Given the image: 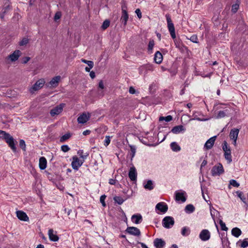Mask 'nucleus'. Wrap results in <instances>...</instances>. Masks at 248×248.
I'll list each match as a JSON object with an SVG mask.
<instances>
[{"label":"nucleus","instance_id":"0e129e2a","mask_svg":"<svg viewBox=\"0 0 248 248\" xmlns=\"http://www.w3.org/2000/svg\"><path fill=\"white\" fill-rule=\"evenodd\" d=\"M98 86L100 88L103 89H104V83L101 80L99 82V85H98Z\"/></svg>","mask_w":248,"mask_h":248},{"label":"nucleus","instance_id":"5701e85b","mask_svg":"<svg viewBox=\"0 0 248 248\" xmlns=\"http://www.w3.org/2000/svg\"><path fill=\"white\" fill-rule=\"evenodd\" d=\"M16 214L18 218L21 220L27 221L29 220V217L27 214L22 211H17Z\"/></svg>","mask_w":248,"mask_h":248},{"label":"nucleus","instance_id":"f03ea898","mask_svg":"<svg viewBox=\"0 0 248 248\" xmlns=\"http://www.w3.org/2000/svg\"><path fill=\"white\" fill-rule=\"evenodd\" d=\"M3 140H4L8 144L9 146L14 152H16V146L15 141L12 136H11L9 133H6L5 137H4Z\"/></svg>","mask_w":248,"mask_h":248},{"label":"nucleus","instance_id":"423d86ee","mask_svg":"<svg viewBox=\"0 0 248 248\" xmlns=\"http://www.w3.org/2000/svg\"><path fill=\"white\" fill-rule=\"evenodd\" d=\"M163 226L167 229L171 228L174 224V218L170 216L165 217L162 220Z\"/></svg>","mask_w":248,"mask_h":248},{"label":"nucleus","instance_id":"2eb2a0df","mask_svg":"<svg viewBox=\"0 0 248 248\" xmlns=\"http://www.w3.org/2000/svg\"><path fill=\"white\" fill-rule=\"evenodd\" d=\"M128 233L134 236H140V230L135 227H128L125 230Z\"/></svg>","mask_w":248,"mask_h":248},{"label":"nucleus","instance_id":"69168bd1","mask_svg":"<svg viewBox=\"0 0 248 248\" xmlns=\"http://www.w3.org/2000/svg\"><path fill=\"white\" fill-rule=\"evenodd\" d=\"M116 183V180L113 179H110L109 180V184L110 185H115Z\"/></svg>","mask_w":248,"mask_h":248},{"label":"nucleus","instance_id":"393cba45","mask_svg":"<svg viewBox=\"0 0 248 248\" xmlns=\"http://www.w3.org/2000/svg\"><path fill=\"white\" fill-rule=\"evenodd\" d=\"M132 221L135 224H139L142 220V217L140 214H134L131 217Z\"/></svg>","mask_w":248,"mask_h":248},{"label":"nucleus","instance_id":"6e6552de","mask_svg":"<svg viewBox=\"0 0 248 248\" xmlns=\"http://www.w3.org/2000/svg\"><path fill=\"white\" fill-rule=\"evenodd\" d=\"M84 162V160L79 159L76 155L73 156L72 162L71 163L72 168L76 170H78Z\"/></svg>","mask_w":248,"mask_h":248},{"label":"nucleus","instance_id":"9b49d317","mask_svg":"<svg viewBox=\"0 0 248 248\" xmlns=\"http://www.w3.org/2000/svg\"><path fill=\"white\" fill-rule=\"evenodd\" d=\"M175 201L177 202L181 201L184 202L186 201V193L184 191H176L175 192Z\"/></svg>","mask_w":248,"mask_h":248},{"label":"nucleus","instance_id":"37998d69","mask_svg":"<svg viewBox=\"0 0 248 248\" xmlns=\"http://www.w3.org/2000/svg\"><path fill=\"white\" fill-rule=\"evenodd\" d=\"M236 193L237 196L241 199L242 201H244L246 200V198L242 191H237L236 192Z\"/></svg>","mask_w":248,"mask_h":248},{"label":"nucleus","instance_id":"680f3d73","mask_svg":"<svg viewBox=\"0 0 248 248\" xmlns=\"http://www.w3.org/2000/svg\"><path fill=\"white\" fill-rule=\"evenodd\" d=\"M174 39V42L175 43V46L177 47H180V42L179 40L177 39L176 38Z\"/></svg>","mask_w":248,"mask_h":248},{"label":"nucleus","instance_id":"f704fd0d","mask_svg":"<svg viewBox=\"0 0 248 248\" xmlns=\"http://www.w3.org/2000/svg\"><path fill=\"white\" fill-rule=\"evenodd\" d=\"M190 232V229L187 227H184L182 228L181 234L183 236H188Z\"/></svg>","mask_w":248,"mask_h":248},{"label":"nucleus","instance_id":"6e6d98bb","mask_svg":"<svg viewBox=\"0 0 248 248\" xmlns=\"http://www.w3.org/2000/svg\"><path fill=\"white\" fill-rule=\"evenodd\" d=\"M190 40L193 43H198V38L196 35H193L190 37Z\"/></svg>","mask_w":248,"mask_h":248},{"label":"nucleus","instance_id":"13d9d810","mask_svg":"<svg viewBox=\"0 0 248 248\" xmlns=\"http://www.w3.org/2000/svg\"><path fill=\"white\" fill-rule=\"evenodd\" d=\"M6 132L4 131L0 130V140H3L4 137H5Z\"/></svg>","mask_w":248,"mask_h":248},{"label":"nucleus","instance_id":"412c9836","mask_svg":"<svg viewBox=\"0 0 248 248\" xmlns=\"http://www.w3.org/2000/svg\"><path fill=\"white\" fill-rule=\"evenodd\" d=\"M186 130V128L184 127L183 125H179L173 127L171 129V132H172L173 134H177L181 132L183 133L185 132Z\"/></svg>","mask_w":248,"mask_h":248},{"label":"nucleus","instance_id":"c9c22d12","mask_svg":"<svg viewBox=\"0 0 248 248\" xmlns=\"http://www.w3.org/2000/svg\"><path fill=\"white\" fill-rule=\"evenodd\" d=\"M155 45V42L153 40H151L149 41L148 46V52L149 54H151L153 52V49Z\"/></svg>","mask_w":248,"mask_h":248},{"label":"nucleus","instance_id":"b1692460","mask_svg":"<svg viewBox=\"0 0 248 248\" xmlns=\"http://www.w3.org/2000/svg\"><path fill=\"white\" fill-rule=\"evenodd\" d=\"M89 118L90 116L89 115L83 113L78 118L77 121L79 124H83L86 123L89 120Z\"/></svg>","mask_w":248,"mask_h":248},{"label":"nucleus","instance_id":"e2e57ef3","mask_svg":"<svg viewBox=\"0 0 248 248\" xmlns=\"http://www.w3.org/2000/svg\"><path fill=\"white\" fill-rule=\"evenodd\" d=\"M207 163V162L206 160H204L202 163V164L201 165V168L200 170H201L202 168V167H204Z\"/></svg>","mask_w":248,"mask_h":248},{"label":"nucleus","instance_id":"603ef678","mask_svg":"<svg viewBox=\"0 0 248 248\" xmlns=\"http://www.w3.org/2000/svg\"><path fill=\"white\" fill-rule=\"evenodd\" d=\"M106 198V195H102L100 198V202L101 203L103 206L105 207L106 206V203L105 202V200Z\"/></svg>","mask_w":248,"mask_h":248},{"label":"nucleus","instance_id":"79ce46f5","mask_svg":"<svg viewBox=\"0 0 248 248\" xmlns=\"http://www.w3.org/2000/svg\"><path fill=\"white\" fill-rule=\"evenodd\" d=\"M159 121H162L165 120L167 122L171 121L172 120V117L171 115H168L166 117H160L159 118Z\"/></svg>","mask_w":248,"mask_h":248},{"label":"nucleus","instance_id":"aec40b11","mask_svg":"<svg viewBox=\"0 0 248 248\" xmlns=\"http://www.w3.org/2000/svg\"><path fill=\"white\" fill-rule=\"evenodd\" d=\"M48 235L49 239L51 241L56 242L58 241L59 239L58 236L56 234V232H54V231L52 229H50L48 230Z\"/></svg>","mask_w":248,"mask_h":248},{"label":"nucleus","instance_id":"bf43d9fd","mask_svg":"<svg viewBox=\"0 0 248 248\" xmlns=\"http://www.w3.org/2000/svg\"><path fill=\"white\" fill-rule=\"evenodd\" d=\"M135 13H136L138 17L139 18H141V16H142V15H141V12L140 10V9H137L135 11Z\"/></svg>","mask_w":248,"mask_h":248},{"label":"nucleus","instance_id":"f8f14e48","mask_svg":"<svg viewBox=\"0 0 248 248\" xmlns=\"http://www.w3.org/2000/svg\"><path fill=\"white\" fill-rule=\"evenodd\" d=\"M239 129L237 128H233L232 129L230 133V138L231 140H233V144L236 146V141L237 140Z\"/></svg>","mask_w":248,"mask_h":248},{"label":"nucleus","instance_id":"a18cd8bd","mask_svg":"<svg viewBox=\"0 0 248 248\" xmlns=\"http://www.w3.org/2000/svg\"><path fill=\"white\" fill-rule=\"evenodd\" d=\"M81 62L88 64L89 67H90V68H93V62L92 61H87L85 59H81Z\"/></svg>","mask_w":248,"mask_h":248},{"label":"nucleus","instance_id":"ddd939ff","mask_svg":"<svg viewBox=\"0 0 248 248\" xmlns=\"http://www.w3.org/2000/svg\"><path fill=\"white\" fill-rule=\"evenodd\" d=\"M11 9L9 1L6 0L4 3V5L1 10V12L0 13V18L2 19L4 17V16Z\"/></svg>","mask_w":248,"mask_h":248},{"label":"nucleus","instance_id":"c03bdc74","mask_svg":"<svg viewBox=\"0 0 248 248\" xmlns=\"http://www.w3.org/2000/svg\"><path fill=\"white\" fill-rule=\"evenodd\" d=\"M29 43V39L27 38H23L21 41L19 42V45L24 46Z\"/></svg>","mask_w":248,"mask_h":248},{"label":"nucleus","instance_id":"f3484780","mask_svg":"<svg viewBox=\"0 0 248 248\" xmlns=\"http://www.w3.org/2000/svg\"><path fill=\"white\" fill-rule=\"evenodd\" d=\"M199 237L202 241H207L210 239V233L208 230H203L200 232Z\"/></svg>","mask_w":248,"mask_h":248},{"label":"nucleus","instance_id":"e433bc0d","mask_svg":"<svg viewBox=\"0 0 248 248\" xmlns=\"http://www.w3.org/2000/svg\"><path fill=\"white\" fill-rule=\"evenodd\" d=\"M210 214L212 218L215 220V217L219 214V212L213 207L210 208Z\"/></svg>","mask_w":248,"mask_h":248},{"label":"nucleus","instance_id":"dca6fc26","mask_svg":"<svg viewBox=\"0 0 248 248\" xmlns=\"http://www.w3.org/2000/svg\"><path fill=\"white\" fill-rule=\"evenodd\" d=\"M216 138L217 136H215L208 139L204 144V149L206 150L211 149L214 146Z\"/></svg>","mask_w":248,"mask_h":248},{"label":"nucleus","instance_id":"ea45409f","mask_svg":"<svg viewBox=\"0 0 248 248\" xmlns=\"http://www.w3.org/2000/svg\"><path fill=\"white\" fill-rule=\"evenodd\" d=\"M114 201L119 204H122L124 201V200L120 196H116L114 198Z\"/></svg>","mask_w":248,"mask_h":248},{"label":"nucleus","instance_id":"473e14b6","mask_svg":"<svg viewBox=\"0 0 248 248\" xmlns=\"http://www.w3.org/2000/svg\"><path fill=\"white\" fill-rule=\"evenodd\" d=\"M170 146L171 150L174 152H178L181 150V147L176 142H171Z\"/></svg>","mask_w":248,"mask_h":248},{"label":"nucleus","instance_id":"a211bd4d","mask_svg":"<svg viewBox=\"0 0 248 248\" xmlns=\"http://www.w3.org/2000/svg\"><path fill=\"white\" fill-rule=\"evenodd\" d=\"M155 209L164 213L167 211L168 208L166 203L160 202L156 205Z\"/></svg>","mask_w":248,"mask_h":248},{"label":"nucleus","instance_id":"72a5a7b5","mask_svg":"<svg viewBox=\"0 0 248 248\" xmlns=\"http://www.w3.org/2000/svg\"><path fill=\"white\" fill-rule=\"evenodd\" d=\"M194 206L191 204L187 205L185 207V212L186 213L190 214L193 213L195 211Z\"/></svg>","mask_w":248,"mask_h":248},{"label":"nucleus","instance_id":"a878e982","mask_svg":"<svg viewBox=\"0 0 248 248\" xmlns=\"http://www.w3.org/2000/svg\"><path fill=\"white\" fill-rule=\"evenodd\" d=\"M128 19V15L126 10L124 9L122 7V15L121 18L122 22L124 24V26H125L127 24V21Z\"/></svg>","mask_w":248,"mask_h":248},{"label":"nucleus","instance_id":"de8ad7c7","mask_svg":"<svg viewBox=\"0 0 248 248\" xmlns=\"http://www.w3.org/2000/svg\"><path fill=\"white\" fill-rule=\"evenodd\" d=\"M109 21L108 20H106L103 22L101 27L103 30H105L109 27Z\"/></svg>","mask_w":248,"mask_h":248},{"label":"nucleus","instance_id":"bb28decb","mask_svg":"<svg viewBox=\"0 0 248 248\" xmlns=\"http://www.w3.org/2000/svg\"><path fill=\"white\" fill-rule=\"evenodd\" d=\"M60 79L61 77L60 76H56L52 78L48 83V84L52 87H56L58 86Z\"/></svg>","mask_w":248,"mask_h":248},{"label":"nucleus","instance_id":"4468645a","mask_svg":"<svg viewBox=\"0 0 248 248\" xmlns=\"http://www.w3.org/2000/svg\"><path fill=\"white\" fill-rule=\"evenodd\" d=\"M21 52L19 50H15L13 53L9 55L7 59L9 60L11 62H14L17 60L21 55Z\"/></svg>","mask_w":248,"mask_h":248},{"label":"nucleus","instance_id":"6ab92c4d","mask_svg":"<svg viewBox=\"0 0 248 248\" xmlns=\"http://www.w3.org/2000/svg\"><path fill=\"white\" fill-rule=\"evenodd\" d=\"M128 176L131 181H136L137 177V173L136 169L134 167H132L130 168L128 173Z\"/></svg>","mask_w":248,"mask_h":248},{"label":"nucleus","instance_id":"f257e3e1","mask_svg":"<svg viewBox=\"0 0 248 248\" xmlns=\"http://www.w3.org/2000/svg\"><path fill=\"white\" fill-rule=\"evenodd\" d=\"M217 108H223L224 110H220L218 112L217 115L216 116V118L217 119L224 118L229 114L231 110V108L229 107L222 104L219 105V106L217 107Z\"/></svg>","mask_w":248,"mask_h":248},{"label":"nucleus","instance_id":"864d4df0","mask_svg":"<svg viewBox=\"0 0 248 248\" xmlns=\"http://www.w3.org/2000/svg\"><path fill=\"white\" fill-rule=\"evenodd\" d=\"M70 148L67 145H63L61 146V150L63 152H67L70 150Z\"/></svg>","mask_w":248,"mask_h":248},{"label":"nucleus","instance_id":"7ed1b4c3","mask_svg":"<svg viewBox=\"0 0 248 248\" xmlns=\"http://www.w3.org/2000/svg\"><path fill=\"white\" fill-rule=\"evenodd\" d=\"M166 17L168 24V28L170 32V34L173 39H175L176 37L175 28L171 21L170 16L169 14H167L166 15Z\"/></svg>","mask_w":248,"mask_h":248},{"label":"nucleus","instance_id":"9d476101","mask_svg":"<svg viewBox=\"0 0 248 248\" xmlns=\"http://www.w3.org/2000/svg\"><path fill=\"white\" fill-rule=\"evenodd\" d=\"M64 106V104H60L51 109L50 111V114L51 116L54 117L60 114L62 112Z\"/></svg>","mask_w":248,"mask_h":248},{"label":"nucleus","instance_id":"8fccbe9b","mask_svg":"<svg viewBox=\"0 0 248 248\" xmlns=\"http://www.w3.org/2000/svg\"><path fill=\"white\" fill-rule=\"evenodd\" d=\"M230 185L235 187H238L240 186L239 184L236 180L233 179L230 181Z\"/></svg>","mask_w":248,"mask_h":248},{"label":"nucleus","instance_id":"1a4fd4ad","mask_svg":"<svg viewBox=\"0 0 248 248\" xmlns=\"http://www.w3.org/2000/svg\"><path fill=\"white\" fill-rule=\"evenodd\" d=\"M154 70L153 66L151 64H146L140 66L139 68V72L140 75H146L149 71Z\"/></svg>","mask_w":248,"mask_h":248},{"label":"nucleus","instance_id":"338daca9","mask_svg":"<svg viewBox=\"0 0 248 248\" xmlns=\"http://www.w3.org/2000/svg\"><path fill=\"white\" fill-rule=\"evenodd\" d=\"M129 92L131 94H134L135 93V90L134 88L131 87L130 88H129Z\"/></svg>","mask_w":248,"mask_h":248},{"label":"nucleus","instance_id":"4c0bfd02","mask_svg":"<svg viewBox=\"0 0 248 248\" xmlns=\"http://www.w3.org/2000/svg\"><path fill=\"white\" fill-rule=\"evenodd\" d=\"M241 242L240 247L243 248L248 247V238H245L242 241L239 240L238 243Z\"/></svg>","mask_w":248,"mask_h":248},{"label":"nucleus","instance_id":"cd10ccee","mask_svg":"<svg viewBox=\"0 0 248 248\" xmlns=\"http://www.w3.org/2000/svg\"><path fill=\"white\" fill-rule=\"evenodd\" d=\"M163 60V56L162 54L158 51L155 52L154 57V61L155 63L160 64Z\"/></svg>","mask_w":248,"mask_h":248},{"label":"nucleus","instance_id":"5fc2aeb1","mask_svg":"<svg viewBox=\"0 0 248 248\" xmlns=\"http://www.w3.org/2000/svg\"><path fill=\"white\" fill-rule=\"evenodd\" d=\"M222 149L224 152L226 151L228 149H231L230 147L228 146L227 143L226 141H224L223 142V145H222Z\"/></svg>","mask_w":248,"mask_h":248},{"label":"nucleus","instance_id":"09e8293b","mask_svg":"<svg viewBox=\"0 0 248 248\" xmlns=\"http://www.w3.org/2000/svg\"><path fill=\"white\" fill-rule=\"evenodd\" d=\"M219 223L222 230L225 231H227L228 230V228L226 226L225 223L221 219L219 220Z\"/></svg>","mask_w":248,"mask_h":248},{"label":"nucleus","instance_id":"a19ab883","mask_svg":"<svg viewBox=\"0 0 248 248\" xmlns=\"http://www.w3.org/2000/svg\"><path fill=\"white\" fill-rule=\"evenodd\" d=\"M239 1L238 0H237V2L236 3L233 4L232 7V11L235 13L237 10L238 9L239 6Z\"/></svg>","mask_w":248,"mask_h":248},{"label":"nucleus","instance_id":"20e7f679","mask_svg":"<svg viewBox=\"0 0 248 248\" xmlns=\"http://www.w3.org/2000/svg\"><path fill=\"white\" fill-rule=\"evenodd\" d=\"M166 17L168 24V28L170 32V34L173 39H175L176 37L175 28L171 21L170 16L169 14H167L166 15Z\"/></svg>","mask_w":248,"mask_h":248},{"label":"nucleus","instance_id":"49530a36","mask_svg":"<svg viewBox=\"0 0 248 248\" xmlns=\"http://www.w3.org/2000/svg\"><path fill=\"white\" fill-rule=\"evenodd\" d=\"M129 147L130 148V151L131 152V157L133 158L135 155L136 152V148L135 146L131 145H130Z\"/></svg>","mask_w":248,"mask_h":248},{"label":"nucleus","instance_id":"c85d7f7f","mask_svg":"<svg viewBox=\"0 0 248 248\" xmlns=\"http://www.w3.org/2000/svg\"><path fill=\"white\" fill-rule=\"evenodd\" d=\"M47 161L45 157H41L39 159V168L41 170H45L46 167Z\"/></svg>","mask_w":248,"mask_h":248},{"label":"nucleus","instance_id":"c756f323","mask_svg":"<svg viewBox=\"0 0 248 248\" xmlns=\"http://www.w3.org/2000/svg\"><path fill=\"white\" fill-rule=\"evenodd\" d=\"M144 187L146 189L151 190L154 188V185L152 180H148L146 182H144L143 183Z\"/></svg>","mask_w":248,"mask_h":248},{"label":"nucleus","instance_id":"7c9ffc66","mask_svg":"<svg viewBox=\"0 0 248 248\" xmlns=\"http://www.w3.org/2000/svg\"><path fill=\"white\" fill-rule=\"evenodd\" d=\"M224 157L229 163L232 161L231 149H228L224 152Z\"/></svg>","mask_w":248,"mask_h":248},{"label":"nucleus","instance_id":"4be33fe9","mask_svg":"<svg viewBox=\"0 0 248 248\" xmlns=\"http://www.w3.org/2000/svg\"><path fill=\"white\" fill-rule=\"evenodd\" d=\"M166 244L165 242L161 238H156L154 241V246L156 248H163Z\"/></svg>","mask_w":248,"mask_h":248},{"label":"nucleus","instance_id":"0eeeda50","mask_svg":"<svg viewBox=\"0 0 248 248\" xmlns=\"http://www.w3.org/2000/svg\"><path fill=\"white\" fill-rule=\"evenodd\" d=\"M223 172L224 169L222 165L220 163L214 166L211 170V173L213 176H219Z\"/></svg>","mask_w":248,"mask_h":248},{"label":"nucleus","instance_id":"58836bf2","mask_svg":"<svg viewBox=\"0 0 248 248\" xmlns=\"http://www.w3.org/2000/svg\"><path fill=\"white\" fill-rule=\"evenodd\" d=\"M71 137V134L70 133H66L62 136L60 138V141L61 142H63L65 141V140L69 139Z\"/></svg>","mask_w":248,"mask_h":248},{"label":"nucleus","instance_id":"4d7b16f0","mask_svg":"<svg viewBox=\"0 0 248 248\" xmlns=\"http://www.w3.org/2000/svg\"><path fill=\"white\" fill-rule=\"evenodd\" d=\"M19 146L20 147L25 150L26 147L25 142L24 140H20L19 141Z\"/></svg>","mask_w":248,"mask_h":248},{"label":"nucleus","instance_id":"774afa93","mask_svg":"<svg viewBox=\"0 0 248 248\" xmlns=\"http://www.w3.org/2000/svg\"><path fill=\"white\" fill-rule=\"evenodd\" d=\"M90 76L92 79L94 78L95 77V73L93 71H91L90 73Z\"/></svg>","mask_w":248,"mask_h":248},{"label":"nucleus","instance_id":"39448f33","mask_svg":"<svg viewBox=\"0 0 248 248\" xmlns=\"http://www.w3.org/2000/svg\"><path fill=\"white\" fill-rule=\"evenodd\" d=\"M45 81L44 79H40L37 80L29 89V91L31 93H33L35 92L42 88Z\"/></svg>","mask_w":248,"mask_h":248},{"label":"nucleus","instance_id":"2f4dec72","mask_svg":"<svg viewBox=\"0 0 248 248\" xmlns=\"http://www.w3.org/2000/svg\"><path fill=\"white\" fill-rule=\"evenodd\" d=\"M241 233L242 232L238 228L235 227L232 230V234L236 237H238Z\"/></svg>","mask_w":248,"mask_h":248},{"label":"nucleus","instance_id":"052dcab7","mask_svg":"<svg viewBox=\"0 0 248 248\" xmlns=\"http://www.w3.org/2000/svg\"><path fill=\"white\" fill-rule=\"evenodd\" d=\"M61 13H60V12L56 13L54 16V20L55 21H56L58 19H59L61 18Z\"/></svg>","mask_w":248,"mask_h":248},{"label":"nucleus","instance_id":"3c124183","mask_svg":"<svg viewBox=\"0 0 248 248\" xmlns=\"http://www.w3.org/2000/svg\"><path fill=\"white\" fill-rule=\"evenodd\" d=\"M110 137L109 136H106L105 137V140H104V145L105 146H108L109 145V144L110 143Z\"/></svg>","mask_w":248,"mask_h":248}]
</instances>
